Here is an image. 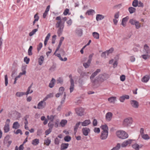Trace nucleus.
<instances>
[{"mask_svg":"<svg viewBox=\"0 0 150 150\" xmlns=\"http://www.w3.org/2000/svg\"><path fill=\"white\" fill-rule=\"evenodd\" d=\"M150 79V76L148 75L144 76L142 79V82L144 83L147 82Z\"/></svg>","mask_w":150,"mask_h":150,"instance_id":"obj_17","label":"nucleus"},{"mask_svg":"<svg viewBox=\"0 0 150 150\" xmlns=\"http://www.w3.org/2000/svg\"><path fill=\"white\" fill-rule=\"evenodd\" d=\"M93 125L94 126H96L97 125V121L96 119H94L93 121Z\"/></svg>","mask_w":150,"mask_h":150,"instance_id":"obj_60","label":"nucleus"},{"mask_svg":"<svg viewBox=\"0 0 150 150\" xmlns=\"http://www.w3.org/2000/svg\"><path fill=\"white\" fill-rule=\"evenodd\" d=\"M55 116V115H50V120L51 122H53Z\"/></svg>","mask_w":150,"mask_h":150,"instance_id":"obj_64","label":"nucleus"},{"mask_svg":"<svg viewBox=\"0 0 150 150\" xmlns=\"http://www.w3.org/2000/svg\"><path fill=\"white\" fill-rule=\"evenodd\" d=\"M68 143H62L61 145V149H67L69 146Z\"/></svg>","mask_w":150,"mask_h":150,"instance_id":"obj_24","label":"nucleus"},{"mask_svg":"<svg viewBox=\"0 0 150 150\" xmlns=\"http://www.w3.org/2000/svg\"><path fill=\"white\" fill-rule=\"evenodd\" d=\"M46 104V102H43L41 101L38 103L37 108L38 109H42L45 107Z\"/></svg>","mask_w":150,"mask_h":150,"instance_id":"obj_13","label":"nucleus"},{"mask_svg":"<svg viewBox=\"0 0 150 150\" xmlns=\"http://www.w3.org/2000/svg\"><path fill=\"white\" fill-rule=\"evenodd\" d=\"M33 84V83H32L31 85L28 87L27 91L25 93V94L26 95H28L29 93H31L33 92V90H30V89L31 88Z\"/></svg>","mask_w":150,"mask_h":150,"instance_id":"obj_25","label":"nucleus"},{"mask_svg":"<svg viewBox=\"0 0 150 150\" xmlns=\"http://www.w3.org/2000/svg\"><path fill=\"white\" fill-rule=\"evenodd\" d=\"M128 10L130 13H132L135 12L136 9L135 8L131 7L129 8Z\"/></svg>","mask_w":150,"mask_h":150,"instance_id":"obj_35","label":"nucleus"},{"mask_svg":"<svg viewBox=\"0 0 150 150\" xmlns=\"http://www.w3.org/2000/svg\"><path fill=\"white\" fill-rule=\"evenodd\" d=\"M33 48L32 46H30L28 51V55L29 56L32 55L33 54V53L32 52V50Z\"/></svg>","mask_w":150,"mask_h":150,"instance_id":"obj_45","label":"nucleus"},{"mask_svg":"<svg viewBox=\"0 0 150 150\" xmlns=\"http://www.w3.org/2000/svg\"><path fill=\"white\" fill-rule=\"evenodd\" d=\"M92 35L95 38L97 39L99 38V35L98 33L94 32L93 33Z\"/></svg>","mask_w":150,"mask_h":150,"instance_id":"obj_32","label":"nucleus"},{"mask_svg":"<svg viewBox=\"0 0 150 150\" xmlns=\"http://www.w3.org/2000/svg\"><path fill=\"white\" fill-rule=\"evenodd\" d=\"M95 11L93 9H90L87 11L86 13V14H88L89 15H91Z\"/></svg>","mask_w":150,"mask_h":150,"instance_id":"obj_38","label":"nucleus"},{"mask_svg":"<svg viewBox=\"0 0 150 150\" xmlns=\"http://www.w3.org/2000/svg\"><path fill=\"white\" fill-rule=\"evenodd\" d=\"M39 143V140L38 139H35L32 141V144L34 145H37Z\"/></svg>","mask_w":150,"mask_h":150,"instance_id":"obj_31","label":"nucleus"},{"mask_svg":"<svg viewBox=\"0 0 150 150\" xmlns=\"http://www.w3.org/2000/svg\"><path fill=\"white\" fill-rule=\"evenodd\" d=\"M22 72L20 73L19 75L17 76V78H20L21 76L23 75H25L26 74V71L25 69H22Z\"/></svg>","mask_w":150,"mask_h":150,"instance_id":"obj_30","label":"nucleus"},{"mask_svg":"<svg viewBox=\"0 0 150 150\" xmlns=\"http://www.w3.org/2000/svg\"><path fill=\"white\" fill-rule=\"evenodd\" d=\"M14 133H15V134H18L19 133H20V134L21 135H22L23 134V133L22 132V131L20 129H18L16 132H15V131H14Z\"/></svg>","mask_w":150,"mask_h":150,"instance_id":"obj_54","label":"nucleus"},{"mask_svg":"<svg viewBox=\"0 0 150 150\" xmlns=\"http://www.w3.org/2000/svg\"><path fill=\"white\" fill-rule=\"evenodd\" d=\"M112 114L111 112H108L105 115L106 119L107 121H109L112 119Z\"/></svg>","mask_w":150,"mask_h":150,"instance_id":"obj_15","label":"nucleus"},{"mask_svg":"<svg viewBox=\"0 0 150 150\" xmlns=\"http://www.w3.org/2000/svg\"><path fill=\"white\" fill-rule=\"evenodd\" d=\"M100 128L103 130L102 132H108V127L106 124L102 125Z\"/></svg>","mask_w":150,"mask_h":150,"instance_id":"obj_16","label":"nucleus"},{"mask_svg":"<svg viewBox=\"0 0 150 150\" xmlns=\"http://www.w3.org/2000/svg\"><path fill=\"white\" fill-rule=\"evenodd\" d=\"M56 20H58L55 24V27L58 28L57 31L58 35L60 36L62 34L64 26V22H63L60 16H58L56 17Z\"/></svg>","mask_w":150,"mask_h":150,"instance_id":"obj_1","label":"nucleus"},{"mask_svg":"<svg viewBox=\"0 0 150 150\" xmlns=\"http://www.w3.org/2000/svg\"><path fill=\"white\" fill-rule=\"evenodd\" d=\"M132 141V140L129 139L126 141L124 142L121 144L122 147H125L127 146L128 145L130 144Z\"/></svg>","mask_w":150,"mask_h":150,"instance_id":"obj_11","label":"nucleus"},{"mask_svg":"<svg viewBox=\"0 0 150 150\" xmlns=\"http://www.w3.org/2000/svg\"><path fill=\"white\" fill-rule=\"evenodd\" d=\"M91 80V82L94 83V84H96L97 83L98 81H98V77H97V79H90Z\"/></svg>","mask_w":150,"mask_h":150,"instance_id":"obj_48","label":"nucleus"},{"mask_svg":"<svg viewBox=\"0 0 150 150\" xmlns=\"http://www.w3.org/2000/svg\"><path fill=\"white\" fill-rule=\"evenodd\" d=\"M57 83H60L62 84L63 82V80L61 78L59 77L57 80Z\"/></svg>","mask_w":150,"mask_h":150,"instance_id":"obj_51","label":"nucleus"},{"mask_svg":"<svg viewBox=\"0 0 150 150\" xmlns=\"http://www.w3.org/2000/svg\"><path fill=\"white\" fill-rule=\"evenodd\" d=\"M60 140L59 139L58 137H56L54 140V143L55 145H58L59 144V143Z\"/></svg>","mask_w":150,"mask_h":150,"instance_id":"obj_42","label":"nucleus"},{"mask_svg":"<svg viewBox=\"0 0 150 150\" xmlns=\"http://www.w3.org/2000/svg\"><path fill=\"white\" fill-rule=\"evenodd\" d=\"M141 57L145 60L149 58V56L148 55L144 54L141 56Z\"/></svg>","mask_w":150,"mask_h":150,"instance_id":"obj_53","label":"nucleus"},{"mask_svg":"<svg viewBox=\"0 0 150 150\" xmlns=\"http://www.w3.org/2000/svg\"><path fill=\"white\" fill-rule=\"evenodd\" d=\"M108 135V132H101L100 139L101 140H105L107 139Z\"/></svg>","mask_w":150,"mask_h":150,"instance_id":"obj_12","label":"nucleus"},{"mask_svg":"<svg viewBox=\"0 0 150 150\" xmlns=\"http://www.w3.org/2000/svg\"><path fill=\"white\" fill-rule=\"evenodd\" d=\"M67 121L66 120H62L60 122V124L62 126L64 127L65 125L67 123Z\"/></svg>","mask_w":150,"mask_h":150,"instance_id":"obj_43","label":"nucleus"},{"mask_svg":"<svg viewBox=\"0 0 150 150\" xmlns=\"http://www.w3.org/2000/svg\"><path fill=\"white\" fill-rule=\"evenodd\" d=\"M38 30V29H35L32 30V31L29 33V36L30 37L33 36L35 32Z\"/></svg>","mask_w":150,"mask_h":150,"instance_id":"obj_40","label":"nucleus"},{"mask_svg":"<svg viewBox=\"0 0 150 150\" xmlns=\"http://www.w3.org/2000/svg\"><path fill=\"white\" fill-rule=\"evenodd\" d=\"M24 61L26 62V64H28L29 62L30 59L29 58H28L27 57H24Z\"/></svg>","mask_w":150,"mask_h":150,"instance_id":"obj_55","label":"nucleus"},{"mask_svg":"<svg viewBox=\"0 0 150 150\" xmlns=\"http://www.w3.org/2000/svg\"><path fill=\"white\" fill-rule=\"evenodd\" d=\"M55 81V79L54 78H52V80L49 84V86L50 88H52L54 86Z\"/></svg>","mask_w":150,"mask_h":150,"instance_id":"obj_27","label":"nucleus"},{"mask_svg":"<svg viewBox=\"0 0 150 150\" xmlns=\"http://www.w3.org/2000/svg\"><path fill=\"white\" fill-rule=\"evenodd\" d=\"M125 79V76L124 75H122L120 76V80L122 81H124Z\"/></svg>","mask_w":150,"mask_h":150,"instance_id":"obj_59","label":"nucleus"},{"mask_svg":"<svg viewBox=\"0 0 150 150\" xmlns=\"http://www.w3.org/2000/svg\"><path fill=\"white\" fill-rule=\"evenodd\" d=\"M138 5V1L137 0H134L132 2V6L134 7H137Z\"/></svg>","mask_w":150,"mask_h":150,"instance_id":"obj_47","label":"nucleus"},{"mask_svg":"<svg viewBox=\"0 0 150 150\" xmlns=\"http://www.w3.org/2000/svg\"><path fill=\"white\" fill-rule=\"evenodd\" d=\"M81 122H77L74 127V130L75 133L77 132V130L79 127V125L80 124Z\"/></svg>","mask_w":150,"mask_h":150,"instance_id":"obj_33","label":"nucleus"},{"mask_svg":"<svg viewBox=\"0 0 150 150\" xmlns=\"http://www.w3.org/2000/svg\"><path fill=\"white\" fill-rule=\"evenodd\" d=\"M129 22L132 25H135L136 28L137 29H139L141 26L140 23L136 20L132 19L129 20Z\"/></svg>","mask_w":150,"mask_h":150,"instance_id":"obj_5","label":"nucleus"},{"mask_svg":"<svg viewBox=\"0 0 150 150\" xmlns=\"http://www.w3.org/2000/svg\"><path fill=\"white\" fill-rule=\"evenodd\" d=\"M5 85L6 86H7L8 84V77L7 75H5Z\"/></svg>","mask_w":150,"mask_h":150,"instance_id":"obj_52","label":"nucleus"},{"mask_svg":"<svg viewBox=\"0 0 150 150\" xmlns=\"http://www.w3.org/2000/svg\"><path fill=\"white\" fill-rule=\"evenodd\" d=\"M51 142V140L49 139V138H47V139L45 140L44 141V144H45L47 146H49Z\"/></svg>","mask_w":150,"mask_h":150,"instance_id":"obj_41","label":"nucleus"},{"mask_svg":"<svg viewBox=\"0 0 150 150\" xmlns=\"http://www.w3.org/2000/svg\"><path fill=\"white\" fill-rule=\"evenodd\" d=\"M143 144H140L139 145L137 143H135L134 144L132 145V147L134 149H138L141 148L143 146Z\"/></svg>","mask_w":150,"mask_h":150,"instance_id":"obj_19","label":"nucleus"},{"mask_svg":"<svg viewBox=\"0 0 150 150\" xmlns=\"http://www.w3.org/2000/svg\"><path fill=\"white\" fill-rule=\"evenodd\" d=\"M69 77L70 78V81L71 83V85L70 86L69 89L70 92L71 93L73 91L74 87V81L73 79L72 78V75L70 74L69 76Z\"/></svg>","mask_w":150,"mask_h":150,"instance_id":"obj_7","label":"nucleus"},{"mask_svg":"<svg viewBox=\"0 0 150 150\" xmlns=\"http://www.w3.org/2000/svg\"><path fill=\"white\" fill-rule=\"evenodd\" d=\"M142 137L145 140H148L150 139V137L147 134H143L142 136Z\"/></svg>","mask_w":150,"mask_h":150,"instance_id":"obj_44","label":"nucleus"},{"mask_svg":"<svg viewBox=\"0 0 150 150\" xmlns=\"http://www.w3.org/2000/svg\"><path fill=\"white\" fill-rule=\"evenodd\" d=\"M52 130L51 129H47L45 131V134L46 135H48L52 131Z\"/></svg>","mask_w":150,"mask_h":150,"instance_id":"obj_57","label":"nucleus"},{"mask_svg":"<svg viewBox=\"0 0 150 150\" xmlns=\"http://www.w3.org/2000/svg\"><path fill=\"white\" fill-rule=\"evenodd\" d=\"M114 49L113 47H111L109 50L106 51L107 55L108 56L109 54L112 53L114 51Z\"/></svg>","mask_w":150,"mask_h":150,"instance_id":"obj_46","label":"nucleus"},{"mask_svg":"<svg viewBox=\"0 0 150 150\" xmlns=\"http://www.w3.org/2000/svg\"><path fill=\"white\" fill-rule=\"evenodd\" d=\"M42 44L41 42H40L39 44L38 45L37 47V50L38 52H39L40 50L41 49L42 47Z\"/></svg>","mask_w":150,"mask_h":150,"instance_id":"obj_49","label":"nucleus"},{"mask_svg":"<svg viewBox=\"0 0 150 150\" xmlns=\"http://www.w3.org/2000/svg\"><path fill=\"white\" fill-rule=\"evenodd\" d=\"M91 62L88 60L86 62H84L83 64V65L86 69L88 68L90 65Z\"/></svg>","mask_w":150,"mask_h":150,"instance_id":"obj_20","label":"nucleus"},{"mask_svg":"<svg viewBox=\"0 0 150 150\" xmlns=\"http://www.w3.org/2000/svg\"><path fill=\"white\" fill-rule=\"evenodd\" d=\"M89 73L88 72H82L80 74V78H83L85 77V78L86 79H88Z\"/></svg>","mask_w":150,"mask_h":150,"instance_id":"obj_14","label":"nucleus"},{"mask_svg":"<svg viewBox=\"0 0 150 150\" xmlns=\"http://www.w3.org/2000/svg\"><path fill=\"white\" fill-rule=\"evenodd\" d=\"M128 19V17L127 16L126 17H125L122 19L121 24L124 27L125 26L126 22L127 21V20Z\"/></svg>","mask_w":150,"mask_h":150,"instance_id":"obj_21","label":"nucleus"},{"mask_svg":"<svg viewBox=\"0 0 150 150\" xmlns=\"http://www.w3.org/2000/svg\"><path fill=\"white\" fill-rule=\"evenodd\" d=\"M10 122V120L7 119L6 120V124L5 125L4 127V132L7 133L9 131V123Z\"/></svg>","mask_w":150,"mask_h":150,"instance_id":"obj_6","label":"nucleus"},{"mask_svg":"<svg viewBox=\"0 0 150 150\" xmlns=\"http://www.w3.org/2000/svg\"><path fill=\"white\" fill-rule=\"evenodd\" d=\"M83 134L85 136L88 135L89 133L90 132V129L87 127H84L82 129Z\"/></svg>","mask_w":150,"mask_h":150,"instance_id":"obj_10","label":"nucleus"},{"mask_svg":"<svg viewBox=\"0 0 150 150\" xmlns=\"http://www.w3.org/2000/svg\"><path fill=\"white\" fill-rule=\"evenodd\" d=\"M116 99L115 97H111L109 98L108 99V101L111 103H114Z\"/></svg>","mask_w":150,"mask_h":150,"instance_id":"obj_36","label":"nucleus"},{"mask_svg":"<svg viewBox=\"0 0 150 150\" xmlns=\"http://www.w3.org/2000/svg\"><path fill=\"white\" fill-rule=\"evenodd\" d=\"M75 111L77 115L81 116L83 114L84 110L81 108H77L75 109Z\"/></svg>","mask_w":150,"mask_h":150,"instance_id":"obj_8","label":"nucleus"},{"mask_svg":"<svg viewBox=\"0 0 150 150\" xmlns=\"http://www.w3.org/2000/svg\"><path fill=\"white\" fill-rule=\"evenodd\" d=\"M64 90V88L63 87H61L59 88V92L60 93V94H62L63 93Z\"/></svg>","mask_w":150,"mask_h":150,"instance_id":"obj_50","label":"nucleus"},{"mask_svg":"<svg viewBox=\"0 0 150 150\" xmlns=\"http://www.w3.org/2000/svg\"><path fill=\"white\" fill-rule=\"evenodd\" d=\"M44 60V57L43 55L41 56L38 59V63L40 65L42 64Z\"/></svg>","mask_w":150,"mask_h":150,"instance_id":"obj_26","label":"nucleus"},{"mask_svg":"<svg viewBox=\"0 0 150 150\" xmlns=\"http://www.w3.org/2000/svg\"><path fill=\"white\" fill-rule=\"evenodd\" d=\"M144 49L146 51L147 54H149L150 53V50L149 47L147 44H145L144 46Z\"/></svg>","mask_w":150,"mask_h":150,"instance_id":"obj_28","label":"nucleus"},{"mask_svg":"<svg viewBox=\"0 0 150 150\" xmlns=\"http://www.w3.org/2000/svg\"><path fill=\"white\" fill-rule=\"evenodd\" d=\"M91 121L89 120H86L84 121L83 122H81V125L83 126H86L91 123Z\"/></svg>","mask_w":150,"mask_h":150,"instance_id":"obj_18","label":"nucleus"},{"mask_svg":"<svg viewBox=\"0 0 150 150\" xmlns=\"http://www.w3.org/2000/svg\"><path fill=\"white\" fill-rule=\"evenodd\" d=\"M20 125L18 122H16L13 124L12 128L16 129L20 127Z\"/></svg>","mask_w":150,"mask_h":150,"instance_id":"obj_22","label":"nucleus"},{"mask_svg":"<svg viewBox=\"0 0 150 150\" xmlns=\"http://www.w3.org/2000/svg\"><path fill=\"white\" fill-rule=\"evenodd\" d=\"M94 132L96 133H99L100 132V129L99 128L95 127L94 129Z\"/></svg>","mask_w":150,"mask_h":150,"instance_id":"obj_58","label":"nucleus"},{"mask_svg":"<svg viewBox=\"0 0 150 150\" xmlns=\"http://www.w3.org/2000/svg\"><path fill=\"white\" fill-rule=\"evenodd\" d=\"M25 94H26L25 92H17L16 94V96L17 97H20Z\"/></svg>","mask_w":150,"mask_h":150,"instance_id":"obj_29","label":"nucleus"},{"mask_svg":"<svg viewBox=\"0 0 150 150\" xmlns=\"http://www.w3.org/2000/svg\"><path fill=\"white\" fill-rule=\"evenodd\" d=\"M120 146L121 145L120 144L117 143L116 146L115 147H113L111 150H118L120 148Z\"/></svg>","mask_w":150,"mask_h":150,"instance_id":"obj_39","label":"nucleus"},{"mask_svg":"<svg viewBox=\"0 0 150 150\" xmlns=\"http://www.w3.org/2000/svg\"><path fill=\"white\" fill-rule=\"evenodd\" d=\"M104 16L101 14H97L96 16V20L97 21L103 19L104 18Z\"/></svg>","mask_w":150,"mask_h":150,"instance_id":"obj_23","label":"nucleus"},{"mask_svg":"<svg viewBox=\"0 0 150 150\" xmlns=\"http://www.w3.org/2000/svg\"><path fill=\"white\" fill-rule=\"evenodd\" d=\"M42 133V130L41 129H38L37 132V135L38 136L40 135Z\"/></svg>","mask_w":150,"mask_h":150,"instance_id":"obj_61","label":"nucleus"},{"mask_svg":"<svg viewBox=\"0 0 150 150\" xmlns=\"http://www.w3.org/2000/svg\"><path fill=\"white\" fill-rule=\"evenodd\" d=\"M71 137L69 135L66 136L64 138V140L66 142H69L71 140Z\"/></svg>","mask_w":150,"mask_h":150,"instance_id":"obj_37","label":"nucleus"},{"mask_svg":"<svg viewBox=\"0 0 150 150\" xmlns=\"http://www.w3.org/2000/svg\"><path fill=\"white\" fill-rule=\"evenodd\" d=\"M69 10L68 8H66L64 11V13H63V14L65 15H67V14H68L69 13Z\"/></svg>","mask_w":150,"mask_h":150,"instance_id":"obj_56","label":"nucleus"},{"mask_svg":"<svg viewBox=\"0 0 150 150\" xmlns=\"http://www.w3.org/2000/svg\"><path fill=\"white\" fill-rule=\"evenodd\" d=\"M48 126L49 127V129H52L53 127L54 124L50 122H49L48 124Z\"/></svg>","mask_w":150,"mask_h":150,"instance_id":"obj_62","label":"nucleus"},{"mask_svg":"<svg viewBox=\"0 0 150 150\" xmlns=\"http://www.w3.org/2000/svg\"><path fill=\"white\" fill-rule=\"evenodd\" d=\"M117 137L122 139H125L128 137V134L125 131L122 130L117 131L116 132Z\"/></svg>","mask_w":150,"mask_h":150,"instance_id":"obj_2","label":"nucleus"},{"mask_svg":"<svg viewBox=\"0 0 150 150\" xmlns=\"http://www.w3.org/2000/svg\"><path fill=\"white\" fill-rule=\"evenodd\" d=\"M130 103L131 106L134 108H137L139 107V103L136 100H131L130 101Z\"/></svg>","mask_w":150,"mask_h":150,"instance_id":"obj_9","label":"nucleus"},{"mask_svg":"<svg viewBox=\"0 0 150 150\" xmlns=\"http://www.w3.org/2000/svg\"><path fill=\"white\" fill-rule=\"evenodd\" d=\"M119 11L116 13L114 15V18L115 19H117L119 17Z\"/></svg>","mask_w":150,"mask_h":150,"instance_id":"obj_63","label":"nucleus"},{"mask_svg":"<svg viewBox=\"0 0 150 150\" xmlns=\"http://www.w3.org/2000/svg\"><path fill=\"white\" fill-rule=\"evenodd\" d=\"M76 34L79 36H81L82 34V30L81 29H77L76 30Z\"/></svg>","mask_w":150,"mask_h":150,"instance_id":"obj_34","label":"nucleus"},{"mask_svg":"<svg viewBox=\"0 0 150 150\" xmlns=\"http://www.w3.org/2000/svg\"><path fill=\"white\" fill-rule=\"evenodd\" d=\"M133 122L132 118L130 117H129L125 119L123 121L122 125L125 127H127L130 126Z\"/></svg>","mask_w":150,"mask_h":150,"instance_id":"obj_3","label":"nucleus"},{"mask_svg":"<svg viewBox=\"0 0 150 150\" xmlns=\"http://www.w3.org/2000/svg\"><path fill=\"white\" fill-rule=\"evenodd\" d=\"M108 78V74L105 73L100 74L98 76V81L100 82H103Z\"/></svg>","mask_w":150,"mask_h":150,"instance_id":"obj_4","label":"nucleus"}]
</instances>
